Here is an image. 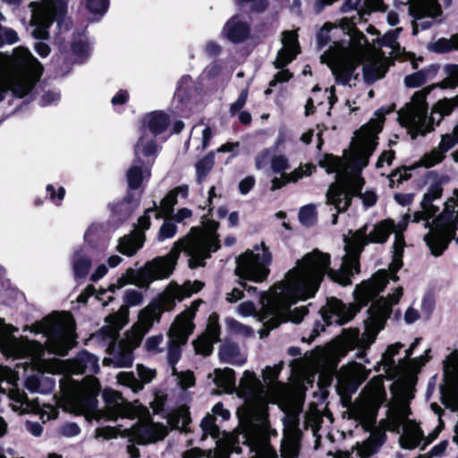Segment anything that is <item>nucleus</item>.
<instances>
[{"mask_svg":"<svg viewBox=\"0 0 458 458\" xmlns=\"http://www.w3.org/2000/svg\"><path fill=\"white\" fill-rule=\"evenodd\" d=\"M244 405L238 409L237 416L240 419L239 411L243 409ZM201 429L203 431V436L201 439H204L207 436L212 437L214 439H217L216 444L220 445L221 448L225 449V452H237L240 453L241 449L239 447V444H242L247 445L250 448V451L253 454L250 458H269L267 454V452L261 450L262 448H255L250 445V441H242V435L245 432V427L242 424L241 420H239V428L233 433H225L223 432V437L220 438L221 432L219 430L218 426L216 424V418L212 414H207L200 424ZM271 458H277L276 452L275 451V455Z\"/></svg>","mask_w":458,"mask_h":458,"instance_id":"17","label":"nucleus"},{"mask_svg":"<svg viewBox=\"0 0 458 458\" xmlns=\"http://www.w3.org/2000/svg\"><path fill=\"white\" fill-rule=\"evenodd\" d=\"M271 262L272 254L261 242L237 258L235 273L242 279L262 283L269 275Z\"/></svg>","mask_w":458,"mask_h":458,"instance_id":"19","label":"nucleus"},{"mask_svg":"<svg viewBox=\"0 0 458 458\" xmlns=\"http://www.w3.org/2000/svg\"><path fill=\"white\" fill-rule=\"evenodd\" d=\"M353 9L356 11L359 19L371 11H384L382 0H347L343 6L344 12Z\"/></svg>","mask_w":458,"mask_h":458,"instance_id":"33","label":"nucleus"},{"mask_svg":"<svg viewBox=\"0 0 458 458\" xmlns=\"http://www.w3.org/2000/svg\"><path fill=\"white\" fill-rule=\"evenodd\" d=\"M402 295L403 288L397 287L388 299L381 298L373 302L368 310L369 318L365 320V330L362 335L357 328L344 330L340 343L335 346L334 350L316 349L307 353L302 360H293L291 362L293 370L300 376L306 372H317L326 365L331 355L341 358L354 349L358 350L356 357L363 358L366 350L375 342L377 334L384 328L392 311V306L399 301Z\"/></svg>","mask_w":458,"mask_h":458,"instance_id":"7","label":"nucleus"},{"mask_svg":"<svg viewBox=\"0 0 458 458\" xmlns=\"http://www.w3.org/2000/svg\"><path fill=\"white\" fill-rule=\"evenodd\" d=\"M458 143V125L454 129L451 134H445L441 138V141L439 142L437 148L445 153L454 148Z\"/></svg>","mask_w":458,"mask_h":458,"instance_id":"50","label":"nucleus"},{"mask_svg":"<svg viewBox=\"0 0 458 458\" xmlns=\"http://www.w3.org/2000/svg\"><path fill=\"white\" fill-rule=\"evenodd\" d=\"M164 337L162 335L149 336L144 343V348L148 352L160 353L164 351L162 347Z\"/></svg>","mask_w":458,"mask_h":458,"instance_id":"51","label":"nucleus"},{"mask_svg":"<svg viewBox=\"0 0 458 458\" xmlns=\"http://www.w3.org/2000/svg\"><path fill=\"white\" fill-rule=\"evenodd\" d=\"M19 38L15 30L0 26V47L5 44H13L18 41Z\"/></svg>","mask_w":458,"mask_h":458,"instance_id":"54","label":"nucleus"},{"mask_svg":"<svg viewBox=\"0 0 458 458\" xmlns=\"http://www.w3.org/2000/svg\"><path fill=\"white\" fill-rule=\"evenodd\" d=\"M383 382V377L377 376L367 384L362 391L364 400L373 414V419H375L377 410L386 400V394Z\"/></svg>","mask_w":458,"mask_h":458,"instance_id":"28","label":"nucleus"},{"mask_svg":"<svg viewBox=\"0 0 458 458\" xmlns=\"http://www.w3.org/2000/svg\"><path fill=\"white\" fill-rule=\"evenodd\" d=\"M157 147L153 139L143 134L135 147V154L137 158L140 155L149 157L157 152Z\"/></svg>","mask_w":458,"mask_h":458,"instance_id":"42","label":"nucleus"},{"mask_svg":"<svg viewBox=\"0 0 458 458\" xmlns=\"http://www.w3.org/2000/svg\"><path fill=\"white\" fill-rule=\"evenodd\" d=\"M315 170V166L312 165H306L305 166L299 167L292 173L286 174L285 178L289 182H295L303 176L310 175Z\"/></svg>","mask_w":458,"mask_h":458,"instance_id":"52","label":"nucleus"},{"mask_svg":"<svg viewBox=\"0 0 458 458\" xmlns=\"http://www.w3.org/2000/svg\"><path fill=\"white\" fill-rule=\"evenodd\" d=\"M117 381L119 384L130 387L132 391L141 390L143 386L131 372H120L117 374Z\"/></svg>","mask_w":458,"mask_h":458,"instance_id":"47","label":"nucleus"},{"mask_svg":"<svg viewBox=\"0 0 458 458\" xmlns=\"http://www.w3.org/2000/svg\"><path fill=\"white\" fill-rule=\"evenodd\" d=\"M435 50L437 52H448L454 50L452 37L450 38H440L435 43Z\"/></svg>","mask_w":458,"mask_h":458,"instance_id":"64","label":"nucleus"},{"mask_svg":"<svg viewBox=\"0 0 458 458\" xmlns=\"http://www.w3.org/2000/svg\"><path fill=\"white\" fill-rule=\"evenodd\" d=\"M212 415L215 418L220 417L223 420H227L231 417V412L224 407L222 403H217L212 408Z\"/></svg>","mask_w":458,"mask_h":458,"instance_id":"63","label":"nucleus"},{"mask_svg":"<svg viewBox=\"0 0 458 458\" xmlns=\"http://www.w3.org/2000/svg\"><path fill=\"white\" fill-rule=\"evenodd\" d=\"M219 356L222 360L233 363L242 364L245 359L240 355L239 347L234 344H226L219 351Z\"/></svg>","mask_w":458,"mask_h":458,"instance_id":"41","label":"nucleus"},{"mask_svg":"<svg viewBox=\"0 0 458 458\" xmlns=\"http://www.w3.org/2000/svg\"><path fill=\"white\" fill-rule=\"evenodd\" d=\"M420 338H416L409 349L405 351L403 359H398L397 362L394 356L399 353L403 346L400 343H395L387 347L382 354L381 360L375 368L377 371L382 370L390 379L396 378L394 383V402L388 408L386 418L380 420V427L385 431L400 434V428L403 432L399 437V445L403 449L413 450L422 444L421 449H425L437 436L434 433L426 437L419 423L409 418L411 410L408 401L413 397V386L417 380V374L420 368L429 360L428 353L415 359H410L413 350L418 345Z\"/></svg>","mask_w":458,"mask_h":458,"instance_id":"2","label":"nucleus"},{"mask_svg":"<svg viewBox=\"0 0 458 458\" xmlns=\"http://www.w3.org/2000/svg\"><path fill=\"white\" fill-rule=\"evenodd\" d=\"M176 233V226L170 221H165L159 230L158 240L163 241L165 239L172 238Z\"/></svg>","mask_w":458,"mask_h":458,"instance_id":"58","label":"nucleus"},{"mask_svg":"<svg viewBox=\"0 0 458 458\" xmlns=\"http://www.w3.org/2000/svg\"><path fill=\"white\" fill-rule=\"evenodd\" d=\"M200 303V300H196L188 309L177 315L167 333V359L173 366V375L176 376L178 385L183 389L194 386V375L189 370L177 372L174 364L180 360L182 347L186 344L189 336L194 330L193 318Z\"/></svg>","mask_w":458,"mask_h":458,"instance_id":"12","label":"nucleus"},{"mask_svg":"<svg viewBox=\"0 0 458 458\" xmlns=\"http://www.w3.org/2000/svg\"><path fill=\"white\" fill-rule=\"evenodd\" d=\"M103 398L106 403L105 413L108 420L133 418L139 414L140 407L127 403L118 392L106 389L103 392Z\"/></svg>","mask_w":458,"mask_h":458,"instance_id":"26","label":"nucleus"},{"mask_svg":"<svg viewBox=\"0 0 458 458\" xmlns=\"http://www.w3.org/2000/svg\"><path fill=\"white\" fill-rule=\"evenodd\" d=\"M150 214H154L156 218H160L157 207L148 208L145 214L139 218V227L141 231L148 229L150 225Z\"/></svg>","mask_w":458,"mask_h":458,"instance_id":"61","label":"nucleus"},{"mask_svg":"<svg viewBox=\"0 0 458 458\" xmlns=\"http://www.w3.org/2000/svg\"><path fill=\"white\" fill-rule=\"evenodd\" d=\"M270 168L274 173L286 174L290 168L288 157L284 154L274 155L271 157Z\"/></svg>","mask_w":458,"mask_h":458,"instance_id":"49","label":"nucleus"},{"mask_svg":"<svg viewBox=\"0 0 458 458\" xmlns=\"http://www.w3.org/2000/svg\"><path fill=\"white\" fill-rule=\"evenodd\" d=\"M410 14L414 18L412 21V33L416 35L419 30H426L432 25L431 21L424 18H435L441 13L437 0H408Z\"/></svg>","mask_w":458,"mask_h":458,"instance_id":"24","label":"nucleus"},{"mask_svg":"<svg viewBox=\"0 0 458 458\" xmlns=\"http://www.w3.org/2000/svg\"><path fill=\"white\" fill-rule=\"evenodd\" d=\"M144 242L142 233L135 232L120 239L118 250L127 256H132Z\"/></svg>","mask_w":458,"mask_h":458,"instance_id":"35","label":"nucleus"},{"mask_svg":"<svg viewBox=\"0 0 458 458\" xmlns=\"http://www.w3.org/2000/svg\"><path fill=\"white\" fill-rule=\"evenodd\" d=\"M128 309L122 306L116 313L111 314L106 318V325L100 329L98 337H101L107 345L106 351L109 357L103 360L106 366L114 368L131 367L133 362L132 351L138 346H132L129 341L128 335L122 340L118 345L115 341L119 335V331L128 322Z\"/></svg>","mask_w":458,"mask_h":458,"instance_id":"13","label":"nucleus"},{"mask_svg":"<svg viewBox=\"0 0 458 458\" xmlns=\"http://www.w3.org/2000/svg\"><path fill=\"white\" fill-rule=\"evenodd\" d=\"M211 136V128L204 123H199L191 129L189 143L202 151L208 147Z\"/></svg>","mask_w":458,"mask_h":458,"instance_id":"34","label":"nucleus"},{"mask_svg":"<svg viewBox=\"0 0 458 458\" xmlns=\"http://www.w3.org/2000/svg\"><path fill=\"white\" fill-rule=\"evenodd\" d=\"M167 423L173 428L185 431L188 424L190 423V417L187 409L182 407L169 413L167 416Z\"/></svg>","mask_w":458,"mask_h":458,"instance_id":"40","label":"nucleus"},{"mask_svg":"<svg viewBox=\"0 0 458 458\" xmlns=\"http://www.w3.org/2000/svg\"><path fill=\"white\" fill-rule=\"evenodd\" d=\"M15 330L11 326H0V349L7 355L30 360V363L37 372L27 377L25 386L30 392L43 393L47 388L42 385L50 378L46 377L42 370L47 369L54 373L51 371L54 368V361L47 363L43 360L45 347L41 344L14 337L13 332Z\"/></svg>","mask_w":458,"mask_h":458,"instance_id":"11","label":"nucleus"},{"mask_svg":"<svg viewBox=\"0 0 458 458\" xmlns=\"http://www.w3.org/2000/svg\"><path fill=\"white\" fill-rule=\"evenodd\" d=\"M31 21L36 27L33 35L38 38L48 37V27L53 23L55 16V5L52 0H43L41 3L31 2Z\"/></svg>","mask_w":458,"mask_h":458,"instance_id":"25","label":"nucleus"},{"mask_svg":"<svg viewBox=\"0 0 458 458\" xmlns=\"http://www.w3.org/2000/svg\"><path fill=\"white\" fill-rule=\"evenodd\" d=\"M176 204V197L174 191H170L161 201L160 207L157 208L160 217H167L172 212L174 206Z\"/></svg>","mask_w":458,"mask_h":458,"instance_id":"48","label":"nucleus"},{"mask_svg":"<svg viewBox=\"0 0 458 458\" xmlns=\"http://www.w3.org/2000/svg\"><path fill=\"white\" fill-rule=\"evenodd\" d=\"M219 341V325L216 316H210L205 333L193 342L197 353L208 355L213 351V344Z\"/></svg>","mask_w":458,"mask_h":458,"instance_id":"29","label":"nucleus"},{"mask_svg":"<svg viewBox=\"0 0 458 458\" xmlns=\"http://www.w3.org/2000/svg\"><path fill=\"white\" fill-rule=\"evenodd\" d=\"M99 369L98 359L88 352H80L71 360H55L51 371L64 374L60 379L63 393L60 405L64 411L80 414L95 408L96 397L99 393L100 385L94 377H86L80 383L68 377L69 374L97 373Z\"/></svg>","mask_w":458,"mask_h":458,"instance_id":"8","label":"nucleus"},{"mask_svg":"<svg viewBox=\"0 0 458 458\" xmlns=\"http://www.w3.org/2000/svg\"><path fill=\"white\" fill-rule=\"evenodd\" d=\"M143 123L152 134L157 135L165 131L168 126L169 120L165 114L161 112H153L144 117Z\"/></svg>","mask_w":458,"mask_h":458,"instance_id":"37","label":"nucleus"},{"mask_svg":"<svg viewBox=\"0 0 458 458\" xmlns=\"http://www.w3.org/2000/svg\"><path fill=\"white\" fill-rule=\"evenodd\" d=\"M271 153V148H265L257 155L255 158V166L257 169H263L267 165L268 162L271 163V157H273Z\"/></svg>","mask_w":458,"mask_h":458,"instance_id":"56","label":"nucleus"},{"mask_svg":"<svg viewBox=\"0 0 458 458\" xmlns=\"http://www.w3.org/2000/svg\"><path fill=\"white\" fill-rule=\"evenodd\" d=\"M386 434L385 428L380 427V422L369 437L363 443L357 445V454L360 458H369L377 452L379 447L386 442Z\"/></svg>","mask_w":458,"mask_h":458,"instance_id":"30","label":"nucleus"},{"mask_svg":"<svg viewBox=\"0 0 458 458\" xmlns=\"http://www.w3.org/2000/svg\"><path fill=\"white\" fill-rule=\"evenodd\" d=\"M87 7L94 14H103L108 7V0H88Z\"/></svg>","mask_w":458,"mask_h":458,"instance_id":"55","label":"nucleus"},{"mask_svg":"<svg viewBox=\"0 0 458 458\" xmlns=\"http://www.w3.org/2000/svg\"><path fill=\"white\" fill-rule=\"evenodd\" d=\"M139 411L137 416L140 419L136 425L124 429L110 427L101 428L97 430V437L110 439L117 435H122L129 437L130 441L138 444H147L163 439L167 434L166 428L164 425L153 423L148 418L143 417L144 408H139Z\"/></svg>","mask_w":458,"mask_h":458,"instance_id":"18","label":"nucleus"},{"mask_svg":"<svg viewBox=\"0 0 458 458\" xmlns=\"http://www.w3.org/2000/svg\"><path fill=\"white\" fill-rule=\"evenodd\" d=\"M143 297L140 292L137 290H128L124 295L126 306H138L142 302Z\"/></svg>","mask_w":458,"mask_h":458,"instance_id":"59","label":"nucleus"},{"mask_svg":"<svg viewBox=\"0 0 458 458\" xmlns=\"http://www.w3.org/2000/svg\"><path fill=\"white\" fill-rule=\"evenodd\" d=\"M454 162L458 163V149L452 153ZM458 228V191H454L445 203V208L436 222V226L428 237V243L435 253L448 246Z\"/></svg>","mask_w":458,"mask_h":458,"instance_id":"16","label":"nucleus"},{"mask_svg":"<svg viewBox=\"0 0 458 458\" xmlns=\"http://www.w3.org/2000/svg\"><path fill=\"white\" fill-rule=\"evenodd\" d=\"M8 398L12 409L19 413H37L44 422L57 417L58 410L55 407L49 404L41 406L38 400L29 401L26 394L18 388L10 389Z\"/></svg>","mask_w":458,"mask_h":458,"instance_id":"22","label":"nucleus"},{"mask_svg":"<svg viewBox=\"0 0 458 458\" xmlns=\"http://www.w3.org/2000/svg\"><path fill=\"white\" fill-rule=\"evenodd\" d=\"M427 81V72L425 71H420L404 79L405 85L409 88H417L424 84Z\"/></svg>","mask_w":458,"mask_h":458,"instance_id":"53","label":"nucleus"},{"mask_svg":"<svg viewBox=\"0 0 458 458\" xmlns=\"http://www.w3.org/2000/svg\"><path fill=\"white\" fill-rule=\"evenodd\" d=\"M444 383L440 386L442 403L458 411V352H451L443 361Z\"/></svg>","mask_w":458,"mask_h":458,"instance_id":"21","label":"nucleus"},{"mask_svg":"<svg viewBox=\"0 0 458 458\" xmlns=\"http://www.w3.org/2000/svg\"><path fill=\"white\" fill-rule=\"evenodd\" d=\"M249 84L241 91L238 98L230 106V112L232 114H235L240 111L246 104L248 98Z\"/></svg>","mask_w":458,"mask_h":458,"instance_id":"57","label":"nucleus"},{"mask_svg":"<svg viewBox=\"0 0 458 458\" xmlns=\"http://www.w3.org/2000/svg\"><path fill=\"white\" fill-rule=\"evenodd\" d=\"M299 219L303 225H312L317 220L316 206L309 204L302 207L299 212Z\"/></svg>","mask_w":458,"mask_h":458,"instance_id":"46","label":"nucleus"},{"mask_svg":"<svg viewBox=\"0 0 458 458\" xmlns=\"http://www.w3.org/2000/svg\"><path fill=\"white\" fill-rule=\"evenodd\" d=\"M223 35L233 43L242 42L250 35V26L239 16H234L225 24Z\"/></svg>","mask_w":458,"mask_h":458,"instance_id":"31","label":"nucleus"},{"mask_svg":"<svg viewBox=\"0 0 458 458\" xmlns=\"http://www.w3.org/2000/svg\"><path fill=\"white\" fill-rule=\"evenodd\" d=\"M150 175V166L136 159L127 172L128 185L131 189H138Z\"/></svg>","mask_w":458,"mask_h":458,"instance_id":"32","label":"nucleus"},{"mask_svg":"<svg viewBox=\"0 0 458 458\" xmlns=\"http://www.w3.org/2000/svg\"><path fill=\"white\" fill-rule=\"evenodd\" d=\"M370 373L363 365L352 362L343 367L337 374V389L341 394L348 395L356 392Z\"/></svg>","mask_w":458,"mask_h":458,"instance_id":"23","label":"nucleus"},{"mask_svg":"<svg viewBox=\"0 0 458 458\" xmlns=\"http://www.w3.org/2000/svg\"><path fill=\"white\" fill-rule=\"evenodd\" d=\"M285 419L284 437L281 442V456L283 458L297 457L299 453L300 430L298 416L302 410V403L295 399L289 407H284Z\"/></svg>","mask_w":458,"mask_h":458,"instance_id":"20","label":"nucleus"},{"mask_svg":"<svg viewBox=\"0 0 458 458\" xmlns=\"http://www.w3.org/2000/svg\"><path fill=\"white\" fill-rule=\"evenodd\" d=\"M383 117L371 120L360 129V139L353 147V157L344 160L332 155H327L319 162L327 173H335L336 182L330 185L327 192V204L332 205L338 213L345 211L351 205L352 198L359 195L366 208L377 202V195L372 191L360 193L364 180L360 172L367 166L369 158L374 152L376 135L381 131Z\"/></svg>","mask_w":458,"mask_h":458,"instance_id":"5","label":"nucleus"},{"mask_svg":"<svg viewBox=\"0 0 458 458\" xmlns=\"http://www.w3.org/2000/svg\"><path fill=\"white\" fill-rule=\"evenodd\" d=\"M446 78L439 84H434L435 88L439 86L442 89H454L458 86V65L451 64L445 67Z\"/></svg>","mask_w":458,"mask_h":458,"instance_id":"45","label":"nucleus"},{"mask_svg":"<svg viewBox=\"0 0 458 458\" xmlns=\"http://www.w3.org/2000/svg\"><path fill=\"white\" fill-rule=\"evenodd\" d=\"M218 224L208 220L201 227L191 228V232L182 239L176 242L166 256L157 257L147 262L138 270L128 268L115 283L110 284L108 291L114 293L128 284H133L140 288H148L156 280H162L169 277L172 274L181 251H184L189 257V267L195 268L205 265V260L219 248L218 235L216 229ZM107 290H101L98 293L97 298L103 301L106 305L113 298L104 301L103 295Z\"/></svg>","mask_w":458,"mask_h":458,"instance_id":"4","label":"nucleus"},{"mask_svg":"<svg viewBox=\"0 0 458 458\" xmlns=\"http://www.w3.org/2000/svg\"><path fill=\"white\" fill-rule=\"evenodd\" d=\"M203 284L199 281L186 282L179 285L171 282L160 294L157 303L148 305L139 315L138 322L126 334L132 346H139L143 336L149 331L155 322H159L164 311H170L176 301H182L201 290Z\"/></svg>","mask_w":458,"mask_h":458,"instance_id":"10","label":"nucleus"},{"mask_svg":"<svg viewBox=\"0 0 458 458\" xmlns=\"http://www.w3.org/2000/svg\"><path fill=\"white\" fill-rule=\"evenodd\" d=\"M401 31V28L395 29L394 30L386 33L381 40V46L390 47L391 51L389 55H394V56L401 55L402 53L405 55L404 59H410L412 62V67L417 68V64L413 60L414 55L411 53H405L404 49L401 48L399 44L396 42V38Z\"/></svg>","mask_w":458,"mask_h":458,"instance_id":"36","label":"nucleus"},{"mask_svg":"<svg viewBox=\"0 0 458 458\" xmlns=\"http://www.w3.org/2000/svg\"><path fill=\"white\" fill-rule=\"evenodd\" d=\"M445 158V154L437 147L434 148L431 151L424 154L419 160L418 164L426 168L432 167L440 164Z\"/></svg>","mask_w":458,"mask_h":458,"instance_id":"43","label":"nucleus"},{"mask_svg":"<svg viewBox=\"0 0 458 458\" xmlns=\"http://www.w3.org/2000/svg\"><path fill=\"white\" fill-rule=\"evenodd\" d=\"M456 105H457V101L455 99H445V100L439 101L434 106L437 108V110H439L445 115H447L452 112V110L454 109V107Z\"/></svg>","mask_w":458,"mask_h":458,"instance_id":"62","label":"nucleus"},{"mask_svg":"<svg viewBox=\"0 0 458 458\" xmlns=\"http://www.w3.org/2000/svg\"><path fill=\"white\" fill-rule=\"evenodd\" d=\"M431 85L415 92L411 102L398 112V121L402 126L406 127L412 139L418 135L424 136L438 124L445 114L434 106L430 115H427V95L434 89Z\"/></svg>","mask_w":458,"mask_h":458,"instance_id":"14","label":"nucleus"},{"mask_svg":"<svg viewBox=\"0 0 458 458\" xmlns=\"http://www.w3.org/2000/svg\"><path fill=\"white\" fill-rule=\"evenodd\" d=\"M41 72L39 62L23 47H16L12 55L0 53V101L9 91L16 98L27 96Z\"/></svg>","mask_w":458,"mask_h":458,"instance_id":"9","label":"nucleus"},{"mask_svg":"<svg viewBox=\"0 0 458 458\" xmlns=\"http://www.w3.org/2000/svg\"><path fill=\"white\" fill-rule=\"evenodd\" d=\"M215 154L209 153L196 164V174L199 182H201L214 165Z\"/></svg>","mask_w":458,"mask_h":458,"instance_id":"44","label":"nucleus"},{"mask_svg":"<svg viewBox=\"0 0 458 458\" xmlns=\"http://www.w3.org/2000/svg\"><path fill=\"white\" fill-rule=\"evenodd\" d=\"M137 372L139 377L140 378V382L142 383V385L149 383L155 377V370L141 364L137 365Z\"/></svg>","mask_w":458,"mask_h":458,"instance_id":"60","label":"nucleus"},{"mask_svg":"<svg viewBox=\"0 0 458 458\" xmlns=\"http://www.w3.org/2000/svg\"><path fill=\"white\" fill-rule=\"evenodd\" d=\"M282 366L283 362H280L263 370V379L267 384V388H265L254 373L245 371L236 389L238 396L244 399V408L239 411L242 424L245 427V432L242 435V441H250L255 448L261 446V450H265L269 458L275 455V449L269 439L276 432L269 428L267 404L276 401L271 392Z\"/></svg>","mask_w":458,"mask_h":458,"instance_id":"6","label":"nucleus"},{"mask_svg":"<svg viewBox=\"0 0 458 458\" xmlns=\"http://www.w3.org/2000/svg\"><path fill=\"white\" fill-rule=\"evenodd\" d=\"M214 382L224 391L232 393L235 390L234 372L231 369H217L214 371Z\"/></svg>","mask_w":458,"mask_h":458,"instance_id":"39","label":"nucleus"},{"mask_svg":"<svg viewBox=\"0 0 458 458\" xmlns=\"http://www.w3.org/2000/svg\"><path fill=\"white\" fill-rule=\"evenodd\" d=\"M282 48L278 51L275 60L276 68H283L292 62L300 53L298 35L295 31H284L282 33Z\"/></svg>","mask_w":458,"mask_h":458,"instance_id":"27","label":"nucleus"},{"mask_svg":"<svg viewBox=\"0 0 458 458\" xmlns=\"http://www.w3.org/2000/svg\"><path fill=\"white\" fill-rule=\"evenodd\" d=\"M30 331L43 334L47 349L55 354L64 356L74 345V322L69 313L47 317L33 324Z\"/></svg>","mask_w":458,"mask_h":458,"instance_id":"15","label":"nucleus"},{"mask_svg":"<svg viewBox=\"0 0 458 458\" xmlns=\"http://www.w3.org/2000/svg\"><path fill=\"white\" fill-rule=\"evenodd\" d=\"M72 271L75 280L84 279L91 267V259L89 256L81 251L74 253L72 258Z\"/></svg>","mask_w":458,"mask_h":458,"instance_id":"38","label":"nucleus"},{"mask_svg":"<svg viewBox=\"0 0 458 458\" xmlns=\"http://www.w3.org/2000/svg\"><path fill=\"white\" fill-rule=\"evenodd\" d=\"M443 189L440 184L431 186L424 194L420 206L421 210L403 216V219L395 224L392 219H386L375 225L368 232L369 226L363 225L355 232L350 231L344 238L345 254L343 257L341 267L337 270L330 268V256L314 250L305 254L296 261L295 266L284 276V278L275 284L268 293L260 296L261 310L258 314L259 319L263 322L267 331L277 327L282 322L293 321L299 323L307 314L306 307L301 306L290 311V307L298 301H306L313 298L326 275L334 282L342 285L352 283L351 277L359 273V257L363 248L369 243H384L391 233H394L393 245V259L388 270H378L372 277L357 285L354 291L356 304L345 305L335 298H330L327 303V320L329 324L343 325L350 321L354 315L369 301L373 300L384 290L389 279L397 281L396 272L403 266V252L405 246L403 232L411 220L414 223L424 221V228H429L424 236L427 245L435 256H439L447 248L435 253L430 247L428 237L436 226L439 216L432 222V218L438 211V207L433 202L442 196Z\"/></svg>","mask_w":458,"mask_h":458,"instance_id":"1","label":"nucleus"},{"mask_svg":"<svg viewBox=\"0 0 458 458\" xmlns=\"http://www.w3.org/2000/svg\"><path fill=\"white\" fill-rule=\"evenodd\" d=\"M355 16L343 18L341 27L325 24L317 35L318 47L330 43L332 38L346 33L344 40H334L329 48L320 56L321 63L327 64L335 81L343 85L352 87L359 79L360 64L362 68L363 79L372 83L383 74L382 64L377 54L368 45L366 37L355 29Z\"/></svg>","mask_w":458,"mask_h":458,"instance_id":"3","label":"nucleus"}]
</instances>
